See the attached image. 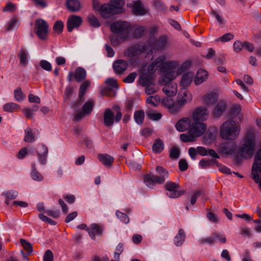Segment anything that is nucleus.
Listing matches in <instances>:
<instances>
[{
  "mask_svg": "<svg viewBox=\"0 0 261 261\" xmlns=\"http://www.w3.org/2000/svg\"><path fill=\"white\" fill-rule=\"evenodd\" d=\"M63 22L62 21L58 20L54 24L53 29L56 33L59 34L63 31Z\"/></svg>",
  "mask_w": 261,
  "mask_h": 261,
  "instance_id": "nucleus-49",
  "label": "nucleus"
},
{
  "mask_svg": "<svg viewBox=\"0 0 261 261\" xmlns=\"http://www.w3.org/2000/svg\"><path fill=\"white\" fill-rule=\"evenodd\" d=\"M202 191L200 190H196L191 197L190 202L192 205H194L197 200V199L201 195Z\"/></svg>",
  "mask_w": 261,
  "mask_h": 261,
  "instance_id": "nucleus-57",
  "label": "nucleus"
},
{
  "mask_svg": "<svg viewBox=\"0 0 261 261\" xmlns=\"http://www.w3.org/2000/svg\"><path fill=\"white\" fill-rule=\"evenodd\" d=\"M254 138L252 134L248 133L244 143L238 149V153L245 159H250L254 153Z\"/></svg>",
  "mask_w": 261,
  "mask_h": 261,
  "instance_id": "nucleus-5",
  "label": "nucleus"
},
{
  "mask_svg": "<svg viewBox=\"0 0 261 261\" xmlns=\"http://www.w3.org/2000/svg\"><path fill=\"white\" fill-rule=\"evenodd\" d=\"M116 215L118 218H119L121 221L124 222L125 224L128 223L129 221V218L125 214L117 211H116Z\"/></svg>",
  "mask_w": 261,
  "mask_h": 261,
  "instance_id": "nucleus-54",
  "label": "nucleus"
},
{
  "mask_svg": "<svg viewBox=\"0 0 261 261\" xmlns=\"http://www.w3.org/2000/svg\"><path fill=\"white\" fill-rule=\"evenodd\" d=\"M192 98V95L187 89L181 88L177 96V102L180 105H185L190 102Z\"/></svg>",
  "mask_w": 261,
  "mask_h": 261,
  "instance_id": "nucleus-14",
  "label": "nucleus"
},
{
  "mask_svg": "<svg viewBox=\"0 0 261 261\" xmlns=\"http://www.w3.org/2000/svg\"><path fill=\"white\" fill-rule=\"evenodd\" d=\"M215 133L208 130L204 135L203 139L206 143H210L215 140Z\"/></svg>",
  "mask_w": 261,
  "mask_h": 261,
  "instance_id": "nucleus-50",
  "label": "nucleus"
},
{
  "mask_svg": "<svg viewBox=\"0 0 261 261\" xmlns=\"http://www.w3.org/2000/svg\"><path fill=\"white\" fill-rule=\"evenodd\" d=\"M54 255L50 250H47L43 256V261H53Z\"/></svg>",
  "mask_w": 261,
  "mask_h": 261,
  "instance_id": "nucleus-63",
  "label": "nucleus"
},
{
  "mask_svg": "<svg viewBox=\"0 0 261 261\" xmlns=\"http://www.w3.org/2000/svg\"><path fill=\"white\" fill-rule=\"evenodd\" d=\"M32 171L31 173V177L33 180L41 181L43 179V176L37 171L35 164H32Z\"/></svg>",
  "mask_w": 261,
  "mask_h": 261,
  "instance_id": "nucleus-42",
  "label": "nucleus"
},
{
  "mask_svg": "<svg viewBox=\"0 0 261 261\" xmlns=\"http://www.w3.org/2000/svg\"><path fill=\"white\" fill-rule=\"evenodd\" d=\"M194 77V73L193 72L185 73L181 76L180 80V86L181 88H186L191 84Z\"/></svg>",
  "mask_w": 261,
  "mask_h": 261,
  "instance_id": "nucleus-25",
  "label": "nucleus"
},
{
  "mask_svg": "<svg viewBox=\"0 0 261 261\" xmlns=\"http://www.w3.org/2000/svg\"><path fill=\"white\" fill-rule=\"evenodd\" d=\"M40 66L42 69L47 71H51L52 69L50 63L46 60H41L40 62Z\"/></svg>",
  "mask_w": 261,
  "mask_h": 261,
  "instance_id": "nucleus-58",
  "label": "nucleus"
},
{
  "mask_svg": "<svg viewBox=\"0 0 261 261\" xmlns=\"http://www.w3.org/2000/svg\"><path fill=\"white\" fill-rule=\"evenodd\" d=\"M226 109V103L225 101L221 100L219 101L215 106L213 115L214 117H219L225 111Z\"/></svg>",
  "mask_w": 261,
  "mask_h": 261,
  "instance_id": "nucleus-27",
  "label": "nucleus"
},
{
  "mask_svg": "<svg viewBox=\"0 0 261 261\" xmlns=\"http://www.w3.org/2000/svg\"><path fill=\"white\" fill-rule=\"evenodd\" d=\"M244 48V42L236 41L233 43V49L237 53H239Z\"/></svg>",
  "mask_w": 261,
  "mask_h": 261,
  "instance_id": "nucleus-64",
  "label": "nucleus"
},
{
  "mask_svg": "<svg viewBox=\"0 0 261 261\" xmlns=\"http://www.w3.org/2000/svg\"><path fill=\"white\" fill-rule=\"evenodd\" d=\"M252 178L261 189V148L256 152L251 169Z\"/></svg>",
  "mask_w": 261,
  "mask_h": 261,
  "instance_id": "nucleus-6",
  "label": "nucleus"
},
{
  "mask_svg": "<svg viewBox=\"0 0 261 261\" xmlns=\"http://www.w3.org/2000/svg\"><path fill=\"white\" fill-rule=\"evenodd\" d=\"M180 140L184 142H191L196 141V137L190 133L189 134H181L180 135Z\"/></svg>",
  "mask_w": 261,
  "mask_h": 261,
  "instance_id": "nucleus-44",
  "label": "nucleus"
},
{
  "mask_svg": "<svg viewBox=\"0 0 261 261\" xmlns=\"http://www.w3.org/2000/svg\"><path fill=\"white\" fill-rule=\"evenodd\" d=\"M99 13L102 17L109 18L119 13L111 4L105 3L100 6Z\"/></svg>",
  "mask_w": 261,
  "mask_h": 261,
  "instance_id": "nucleus-11",
  "label": "nucleus"
},
{
  "mask_svg": "<svg viewBox=\"0 0 261 261\" xmlns=\"http://www.w3.org/2000/svg\"><path fill=\"white\" fill-rule=\"evenodd\" d=\"M144 118V112L143 110H138L135 112L134 119L137 123L142 124Z\"/></svg>",
  "mask_w": 261,
  "mask_h": 261,
  "instance_id": "nucleus-43",
  "label": "nucleus"
},
{
  "mask_svg": "<svg viewBox=\"0 0 261 261\" xmlns=\"http://www.w3.org/2000/svg\"><path fill=\"white\" fill-rule=\"evenodd\" d=\"M208 116V112L204 107H197L194 111L192 118L195 121L201 122L206 120Z\"/></svg>",
  "mask_w": 261,
  "mask_h": 261,
  "instance_id": "nucleus-12",
  "label": "nucleus"
},
{
  "mask_svg": "<svg viewBox=\"0 0 261 261\" xmlns=\"http://www.w3.org/2000/svg\"><path fill=\"white\" fill-rule=\"evenodd\" d=\"M19 108V106L15 103L10 102L4 105L3 109L5 112H12Z\"/></svg>",
  "mask_w": 261,
  "mask_h": 261,
  "instance_id": "nucleus-45",
  "label": "nucleus"
},
{
  "mask_svg": "<svg viewBox=\"0 0 261 261\" xmlns=\"http://www.w3.org/2000/svg\"><path fill=\"white\" fill-rule=\"evenodd\" d=\"M206 128L207 126L205 123L195 121L191 124L189 133L193 134L197 138L202 136L205 132Z\"/></svg>",
  "mask_w": 261,
  "mask_h": 261,
  "instance_id": "nucleus-9",
  "label": "nucleus"
},
{
  "mask_svg": "<svg viewBox=\"0 0 261 261\" xmlns=\"http://www.w3.org/2000/svg\"><path fill=\"white\" fill-rule=\"evenodd\" d=\"M167 39L166 37L163 36L157 39L154 44L153 47L156 49L164 48L167 46Z\"/></svg>",
  "mask_w": 261,
  "mask_h": 261,
  "instance_id": "nucleus-35",
  "label": "nucleus"
},
{
  "mask_svg": "<svg viewBox=\"0 0 261 261\" xmlns=\"http://www.w3.org/2000/svg\"><path fill=\"white\" fill-rule=\"evenodd\" d=\"M156 171L159 174V175H155V179L156 183L159 184L164 183L166 179L168 177L169 173L168 171L160 166H158L156 167Z\"/></svg>",
  "mask_w": 261,
  "mask_h": 261,
  "instance_id": "nucleus-19",
  "label": "nucleus"
},
{
  "mask_svg": "<svg viewBox=\"0 0 261 261\" xmlns=\"http://www.w3.org/2000/svg\"><path fill=\"white\" fill-rule=\"evenodd\" d=\"M38 217L43 222H47L52 225H55L56 224V222L55 221L53 220L47 216L43 215V214H39L38 215Z\"/></svg>",
  "mask_w": 261,
  "mask_h": 261,
  "instance_id": "nucleus-61",
  "label": "nucleus"
},
{
  "mask_svg": "<svg viewBox=\"0 0 261 261\" xmlns=\"http://www.w3.org/2000/svg\"><path fill=\"white\" fill-rule=\"evenodd\" d=\"M145 50L144 45L136 44L130 46L125 52L124 55L128 57H134L141 54Z\"/></svg>",
  "mask_w": 261,
  "mask_h": 261,
  "instance_id": "nucleus-17",
  "label": "nucleus"
},
{
  "mask_svg": "<svg viewBox=\"0 0 261 261\" xmlns=\"http://www.w3.org/2000/svg\"><path fill=\"white\" fill-rule=\"evenodd\" d=\"M20 241L24 249L28 252L29 254H31L33 251V247L31 243L24 239H21Z\"/></svg>",
  "mask_w": 261,
  "mask_h": 261,
  "instance_id": "nucleus-48",
  "label": "nucleus"
},
{
  "mask_svg": "<svg viewBox=\"0 0 261 261\" xmlns=\"http://www.w3.org/2000/svg\"><path fill=\"white\" fill-rule=\"evenodd\" d=\"M214 242H215L214 239L213 238V236L202 238L199 240V243L200 245H204L205 244H207L210 245H211Z\"/></svg>",
  "mask_w": 261,
  "mask_h": 261,
  "instance_id": "nucleus-56",
  "label": "nucleus"
},
{
  "mask_svg": "<svg viewBox=\"0 0 261 261\" xmlns=\"http://www.w3.org/2000/svg\"><path fill=\"white\" fill-rule=\"evenodd\" d=\"M66 6L71 12H77L81 8V4L78 0H67Z\"/></svg>",
  "mask_w": 261,
  "mask_h": 261,
  "instance_id": "nucleus-32",
  "label": "nucleus"
},
{
  "mask_svg": "<svg viewBox=\"0 0 261 261\" xmlns=\"http://www.w3.org/2000/svg\"><path fill=\"white\" fill-rule=\"evenodd\" d=\"M165 189L167 191V195L171 198H176L184 195L185 190H178L179 185L171 181H167L164 186Z\"/></svg>",
  "mask_w": 261,
  "mask_h": 261,
  "instance_id": "nucleus-8",
  "label": "nucleus"
},
{
  "mask_svg": "<svg viewBox=\"0 0 261 261\" xmlns=\"http://www.w3.org/2000/svg\"><path fill=\"white\" fill-rule=\"evenodd\" d=\"M94 106V101L93 99H89L83 106L82 111L87 115H89L93 111Z\"/></svg>",
  "mask_w": 261,
  "mask_h": 261,
  "instance_id": "nucleus-36",
  "label": "nucleus"
},
{
  "mask_svg": "<svg viewBox=\"0 0 261 261\" xmlns=\"http://www.w3.org/2000/svg\"><path fill=\"white\" fill-rule=\"evenodd\" d=\"M202 100L205 105L213 106L217 102L218 95L216 92H208L203 96Z\"/></svg>",
  "mask_w": 261,
  "mask_h": 261,
  "instance_id": "nucleus-20",
  "label": "nucleus"
},
{
  "mask_svg": "<svg viewBox=\"0 0 261 261\" xmlns=\"http://www.w3.org/2000/svg\"><path fill=\"white\" fill-rule=\"evenodd\" d=\"M88 19L90 24L93 27L98 28L100 26L98 19L93 14L89 15Z\"/></svg>",
  "mask_w": 261,
  "mask_h": 261,
  "instance_id": "nucleus-47",
  "label": "nucleus"
},
{
  "mask_svg": "<svg viewBox=\"0 0 261 261\" xmlns=\"http://www.w3.org/2000/svg\"><path fill=\"white\" fill-rule=\"evenodd\" d=\"M146 115L148 118L152 120H158L160 119L162 115L160 113H158L153 110H149L146 112Z\"/></svg>",
  "mask_w": 261,
  "mask_h": 261,
  "instance_id": "nucleus-41",
  "label": "nucleus"
},
{
  "mask_svg": "<svg viewBox=\"0 0 261 261\" xmlns=\"http://www.w3.org/2000/svg\"><path fill=\"white\" fill-rule=\"evenodd\" d=\"M137 75V74L136 72H132L126 78L123 79V81L126 83H132L135 81Z\"/></svg>",
  "mask_w": 261,
  "mask_h": 261,
  "instance_id": "nucleus-59",
  "label": "nucleus"
},
{
  "mask_svg": "<svg viewBox=\"0 0 261 261\" xmlns=\"http://www.w3.org/2000/svg\"><path fill=\"white\" fill-rule=\"evenodd\" d=\"M103 230V228L100 225L96 223L92 224L90 227L87 229L89 236L93 240H95L96 235L101 236Z\"/></svg>",
  "mask_w": 261,
  "mask_h": 261,
  "instance_id": "nucleus-23",
  "label": "nucleus"
},
{
  "mask_svg": "<svg viewBox=\"0 0 261 261\" xmlns=\"http://www.w3.org/2000/svg\"><path fill=\"white\" fill-rule=\"evenodd\" d=\"M149 9L147 6L143 4L141 1L137 0L133 2L132 12L138 16H143L148 13Z\"/></svg>",
  "mask_w": 261,
  "mask_h": 261,
  "instance_id": "nucleus-10",
  "label": "nucleus"
},
{
  "mask_svg": "<svg viewBox=\"0 0 261 261\" xmlns=\"http://www.w3.org/2000/svg\"><path fill=\"white\" fill-rule=\"evenodd\" d=\"M213 237L214 239V242L216 241V240H219V241L223 244H224L226 243V239L224 236L222 235L219 233L217 232H214L213 234Z\"/></svg>",
  "mask_w": 261,
  "mask_h": 261,
  "instance_id": "nucleus-62",
  "label": "nucleus"
},
{
  "mask_svg": "<svg viewBox=\"0 0 261 261\" xmlns=\"http://www.w3.org/2000/svg\"><path fill=\"white\" fill-rule=\"evenodd\" d=\"M18 57L19 59V64L21 66H25L28 63V54L23 48H21L18 53Z\"/></svg>",
  "mask_w": 261,
  "mask_h": 261,
  "instance_id": "nucleus-33",
  "label": "nucleus"
},
{
  "mask_svg": "<svg viewBox=\"0 0 261 261\" xmlns=\"http://www.w3.org/2000/svg\"><path fill=\"white\" fill-rule=\"evenodd\" d=\"M111 30L116 34L110 38L111 44L114 46H116L126 40L132 31L130 24L123 21L113 22L111 25Z\"/></svg>",
  "mask_w": 261,
  "mask_h": 261,
  "instance_id": "nucleus-2",
  "label": "nucleus"
},
{
  "mask_svg": "<svg viewBox=\"0 0 261 261\" xmlns=\"http://www.w3.org/2000/svg\"><path fill=\"white\" fill-rule=\"evenodd\" d=\"M25 132V136L24 138V141L25 142L28 143H32L35 140V137L33 132V130L29 128L24 130Z\"/></svg>",
  "mask_w": 261,
  "mask_h": 261,
  "instance_id": "nucleus-40",
  "label": "nucleus"
},
{
  "mask_svg": "<svg viewBox=\"0 0 261 261\" xmlns=\"http://www.w3.org/2000/svg\"><path fill=\"white\" fill-rule=\"evenodd\" d=\"M111 4L114 7L118 13H122L124 12L123 6L124 5V0H111Z\"/></svg>",
  "mask_w": 261,
  "mask_h": 261,
  "instance_id": "nucleus-38",
  "label": "nucleus"
},
{
  "mask_svg": "<svg viewBox=\"0 0 261 261\" xmlns=\"http://www.w3.org/2000/svg\"><path fill=\"white\" fill-rule=\"evenodd\" d=\"M170 158L172 159H177L180 155V151L178 147H173L170 152Z\"/></svg>",
  "mask_w": 261,
  "mask_h": 261,
  "instance_id": "nucleus-55",
  "label": "nucleus"
},
{
  "mask_svg": "<svg viewBox=\"0 0 261 261\" xmlns=\"http://www.w3.org/2000/svg\"><path fill=\"white\" fill-rule=\"evenodd\" d=\"M49 25L43 19H37L35 22L34 32L41 40H46L48 37Z\"/></svg>",
  "mask_w": 261,
  "mask_h": 261,
  "instance_id": "nucleus-7",
  "label": "nucleus"
},
{
  "mask_svg": "<svg viewBox=\"0 0 261 261\" xmlns=\"http://www.w3.org/2000/svg\"><path fill=\"white\" fill-rule=\"evenodd\" d=\"M122 116L121 108L119 106H114L112 109L107 108L103 113V124L106 127L111 128L115 122L118 123L120 121Z\"/></svg>",
  "mask_w": 261,
  "mask_h": 261,
  "instance_id": "nucleus-4",
  "label": "nucleus"
},
{
  "mask_svg": "<svg viewBox=\"0 0 261 261\" xmlns=\"http://www.w3.org/2000/svg\"><path fill=\"white\" fill-rule=\"evenodd\" d=\"M191 120L188 118H184L179 120L176 124L175 127L177 130L182 132L190 129L191 126Z\"/></svg>",
  "mask_w": 261,
  "mask_h": 261,
  "instance_id": "nucleus-26",
  "label": "nucleus"
},
{
  "mask_svg": "<svg viewBox=\"0 0 261 261\" xmlns=\"http://www.w3.org/2000/svg\"><path fill=\"white\" fill-rule=\"evenodd\" d=\"M160 82L162 85H164L162 91L165 95L169 97L173 96L176 95L177 91L176 84L171 83V81L165 82L162 78H161Z\"/></svg>",
  "mask_w": 261,
  "mask_h": 261,
  "instance_id": "nucleus-13",
  "label": "nucleus"
},
{
  "mask_svg": "<svg viewBox=\"0 0 261 261\" xmlns=\"http://www.w3.org/2000/svg\"><path fill=\"white\" fill-rule=\"evenodd\" d=\"M128 65V62L126 61L118 59L113 63V68L116 74H121L127 69Z\"/></svg>",
  "mask_w": 261,
  "mask_h": 261,
  "instance_id": "nucleus-16",
  "label": "nucleus"
},
{
  "mask_svg": "<svg viewBox=\"0 0 261 261\" xmlns=\"http://www.w3.org/2000/svg\"><path fill=\"white\" fill-rule=\"evenodd\" d=\"M165 56L158 57L152 64L155 66L156 69L159 68L160 70L163 72L161 78L165 82L172 81L176 79L179 74L186 71L190 66L189 61H186L180 64L177 61H166Z\"/></svg>",
  "mask_w": 261,
  "mask_h": 261,
  "instance_id": "nucleus-1",
  "label": "nucleus"
},
{
  "mask_svg": "<svg viewBox=\"0 0 261 261\" xmlns=\"http://www.w3.org/2000/svg\"><path fill=\"white\" fill-rule=\"evenodd\" d=\"M74 73V78L78 83H81L84 80L87 76L86 71L81 67H77Z\"/></svg>",
  "mask_w": 261,
  "mask_h": 261,
  "instance_id": "nucleus-29",
  "label": "nucleus"
},
{
  "mask_svg": "<svg viewBox=\"0 0 261 261\" xmlns=\"http://www.w3.org/2000/svg\"><path fill=\"white\" fill-rule=\"evenodd\" d=\"M241 110L240 105H237L231 107L230 109V115L232 117H234L239 115Z\"/></svg>",
  "mask_w": 261,
  "mask_h": 261,
  "instance_id": "nucleus-52",
  "label": "nucleus"
},
{
  "mask_svg": "<svg viewBox=\"0 0 261 261\" xmlns=\"http://www.w3.org/2000/svg\"><path fill=\"white\" fill-rule=\"evenodd\" d=\"M90 86V82L86 81L80 86L79 92V98L75 103V108L81 105V102L84 100V96L86 92V89Z\"/></svg>",
  "mask_w": 261,
  "mask_h": 261,
  "instance_id": "nucleus-18",
  "label": "nucleus"
},
{
  "mask_svg": "<svg viewBox=\"0 0 261 261\" xmlns=\"http://www.w3.org/2000/svg\"><path fill=\"white\" fill-rule=\"evenodd\" d=\"M207 76L208 73L206 71L202 69L198 70L194 80L195 85L201 84L207 79Z\"/></svg>",
  "mask_w": 261,
  "mask_h": 261,
  "instance_id": "nucleus-28",
  "label": "nucleus"
},
{
  "mask_svg": "<svg viewBox=\"0 0 261 261\" xmlns=\"http://www.w3.org/2000/svg\"><path fill=\"white\" fill-rule=\"evenodd\" d=\"M153 80V76L147 73L145 70H143L139 77L138 82L140 85L145 86L152 84Z\"/></svg>",
  "mask_w": 261,
  "mask_h": 261,
  "instance_id": "nucleus-24",
  "label": "nucleus"
},
{
  "mask_svg": "<svg viewBox=\"0 0 261 261\" xmlns=\"http://www.w3.org/2000/svg\"><path fill=\"white\" fill-rule=\"evenodd\" d=\"M162 103L174 113L180 111L181 108L184 106L180 105L178 102L177 103H174L172 100L168 98H163L162 101Z\"/></svg>",
  "mask_w": 261,
  "mask_h": 261,
  "instance_id": "nucleus-22",
  "label": "nucleus"
},
{
  "mask_svg": "<svg viewBox=\"0 0 261 261\" xmlns=\"http://www.w3.org/2000/svg\"><path fill=\"white\" fill-rule=\"evenodd\" d=\"M83 21L81 16L76 15L70 16L67 20V26L68 32H71L73 29L79 28Z\"/></svg>",
  "mask_w": 261,
  "mask_h": 261,
  "instance_id": "nucleus-15",
  "label": "nucleus"
},
{
  "mask_svg": "<svg viewBox=\"0 0 261 261\" xmlns=\"http://www.w3.org/2000/svg\"><path fill=\"white\" fill-rule=\"evenodd\" d=\"M236 148V145L234 143L226 142L220 145L219 151L221 153L231 154L235 151Z\"/></svg>",
  "mask_w": 261,
  "mask_h": 261,
  "instance_id": "nucleus-21",
  "label": "nucleus"
},
{
  "mask_svg": "<svg viewBox=\"0 0 261 261\" xmlns=\"http://www.w3.org/2000/svg\"><path fill=\"white\" fill-rule=\"evenodd\" d=\"M186 233L183 229L180 228L178 230V233L174 239V244L176 246H181L185 241Z\"/></svg>",
  "mask_w": 261,
  "mask_h": 261,
  "instance_id": "nucleus-31",
  "label": "nucleus"
},
{
  "mask_svg": "<svg viewBox=\"0 0 261 261\" xmlns=\"http://www.w3.org/2000/svg\"><path fill=\"white\" fill-rule=\"evenodd\" d=\"M3 195L5 196L6 198L11 199H15L18 196V193L17 191L11 190L6 192H4L2 194Z\"/></svg>",
  "mask_w": 261,
  "mask_h": 261,
  "instance_id": "nucleus-53",
  "label": "nucleus"
},
{
  "mask_svg": "<svg viewBox=\"0 0 261 261\" xmlns=\"http://www.w3.org/2000/svg\"><path fill=\"white\" fill-rule=\"evenodd\" d=\"M233 35L229 33L223 35L221 38L217 39V41L220 40L222 42H225L233 39Z\"/></svg>",
  "mask_w": 261,
  "mask_h": 261,
  "instance_id": "nucleus-60",
  "label": "nucleus"
},
{
  "mask_svg": "<svg viewBox=\"0 0 261 261\" xmlns=\"http://www.w3.org/2000/svg\"><path fill=\"white\" fill-rule=\"evenodd\" d=\"M152 150L156 153L161 152L164 149V143L160 139H156L152 147Z\"/></svg>",
  "mask_w": 261,
  "mask_h": 261,
  "instance_id": "nucleus-39",
  "label": "nucleus"
},
{
  "mask_svg": "<svg viewBox=\"0 0 261 261\" xmlns=\"http://www.w3.org/2000/svg\"><path fill=\"white\" fill-rule=\"evenodd\" d=\"M99 161L106 166H110L114 161V158L108 154H99L98 155Z\"/></svg>",
  "mask_w": 261,
  "mask_h": 261,
  "instance_id": "nucleus-30",
  "label": "nucleus"
},
{
  "mask_svg": "<svg viewBox=\"0 0 261 261\" xmlns=\"http://www.w3.org/2000/svg\"><path fill=\"white\" fill-rule=\"evenodd\" d=\"M240 125L236 121L229 119L225 121L220 127V137L224 140H233L239 135Z\"/></svg>",
  "mask_w": 261,
  "mask_h": 261,
  "instance_id": "nucleus-3",
  "label": "nucleus"
},
{
  "mask_svg": "<svg viewBox=\"0 0 261 261\" xmlns=\"http://www.w3.org/2000/svg\"><path fill=\"white\" fill-rule=\"evenodd\" d=\"M42 152L38 153V157L40 163L42 165H44L46 162V159L48 153V148L44 145L41 146Z\"/></svg>",
  "mask_w": 261,
  "mask_h": 261,
  "instance_id": "nucleus-34",
  "label": "nucleus"
},
{
  "mask_svg": "<svg viewBox=\"0 0 261 261\" xmlns=\"http://www.w3.org/2000/svg\"><path fill=\"white\" fill-rule=\"evenodd\" d=\"M17 25H18V19L16 17H13L6 26V30L7 31H10Z\"/></svg>",
  "mask_w": 261,
  "mask_h": 261,
  "instance_id": "nucleus-46",
  "label": "nucleus"
},
{
  "mask_svg": "<svg viewBox=\"0 0 261 261\" xmlns=\"http://www.w3.org/2000/svg\"><path fill=\"white\" fill-rule=\"evenodd\" d=\"M144 182L150 188H153L155 184H157L155 179V175L151 174L145 175L144 177Z\"/></svg>",
  "mask_w": 261,
  "mask_h": 261,
  "instance_id": "nucleus-37",
  "label": "nucleus"
},
{
  "mask_svg": "<svg viewBox=\"0 0 261 261\" xmlns=\"http://www.w3.org/2000/svg\"><path fill=\"white\" fill-rule=\"evenodd\" d=\"M14 98L17 101H20L24 99V95L23 94L20 88H17L14 92Z\"/></svg>",
  "mask_w": 261,
  "mask_h": 261,
  "instance_id": "nucleus-51",
  "label": "nucleus"
}]
</instances>
